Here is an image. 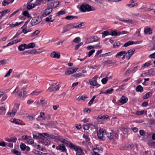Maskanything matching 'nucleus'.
Segmentation results:
<instances>
[{
    "label": "nucleus",
    "instance_id": "obj_1",
    "mask_svg": "<svg viewBox=\"0 0 155 155\" xmlns=\"http://www.w3.org/2000/svg\"><path fill=\"white\" fill-rule=\"evenodd\" d=\"M50 87L48 88L50 91H53L59 90L60 86L59 84L56 81H53L49 84Z\"/></svg>",
    "mask_w": 155,
    "mask_h": 155
},
{
    "label": "nucleus",
    "instance_id": "obj_2",
    "mask_svg": "<svg viewBox=\"0 0 155 155\" xmlns=\"http://www.w3.org/2000/svg\"><path fill=\"white\" fill-rule=\"evenodd\" d=\"M40 138L43 140V143L45 145H48L50 144V142L49 140L46 138V137H48L49 135L47 133H40L39 134Z\"/></svg>",
    "mask_w": 155,
    "mask_h": 155
},
{
    "label": "nucleus",
    "instance_id": "obj_3",
    "mask_svg": "<svg viewBox=\"0 0 155 155\" xmlns=\"http://www.w3.org/2000/svg\"><path fill=\"white\" fill-rule=\"evenodd\" d=\"M97 136L101 140H105V135H106V131L105 130L103 129H100L97 131Z\"/></svg>",
    "mask_w": 155,
    "mask_h": 155
},
{
    "label": "nucleus",
    "instance_id": "obj_4",
    "mask_svg": "<svg viewBox=\"0 0 155 155\" xmlns=\"http://www.w3.org/2000/svg\"><path fill=\"white\" fill-rule=\"evenodd\" d=\"M80 10L82 12H89L92 10L91 6L87 4H83L81 5Z\"/></svg>",
    "mask_w": 155,
    "mask_h": 155
},
{
    "label": "nucleus",
    "instance_id": "obj_5",
    "mask_svg": "<svg viewBox=\"0 0 155 155\" xmlns=\"http://www.w3.org/2000/svg\"><path fill=\"white\" fill-rule=\"evenodd\" d=\"M72 28H74V25L73 24L70 23L66 25L63 27V30L61 33L63 34L67 32Z\"/></svg>",
    "mask_w": 155,
    "mask_h": 155
},
{
    "label": "nucleus",
    "instance_id": "obj_6",
    "mask_svg": "<svg viewBox=\"0 0 155 155\" xmlns=\"http://www.w3.org/2000/svg\"><path fill=\"white\" fill-rule=\"evenodd\" d=\"M42 20V19L41 17H36L33 18L31 21V24L33 25H35L40 23Z\"/></svg>",
    "mask_w": 155,
    "mask_h": 155
},
{
    "label": "nucleus",
    "instance_id": "obj_7",
    "mask_svg": "<svg viewBox=\"0 0 155 155\" xmlns=\"http://www.w3.org/2000/svg\"><path fill=\"white\" fill-rule=\"evenodd\" d=\"M78 68H69L65 72V74L66 75H68L73 74L75 72L78 70Z\"/></svg>",
    "mask_w": 155,
    "mask_h": 155
},
{
    "label": "nucleus",
    "instance_id": "obj_8",
    "mask_svg": "<svg viewBox=\"0 0 155 155\" xmlns=\"http://www.w3.org/2000/svg\"><path fill=\"white\" fill-rule=\"evenodd\" d=\"M98 78V76L96 75L94 77H93L92 79L89 80V82L91 86H97L98 84L97 82V80Z\"/></svg>",
    "mask_w": 155,
    "mask_h": 155
},
{
    "label": "nucleus",
    "instance_id": "obj_9",
    "mask_svg": "<svg viewBox=\"0 0 155 155\" xmlns=\"http://www.w3.org/2000/svg\"><path fill=\"white\" fill-rule=\"evenodd\" d=\"M72 149L76 152V155H82L83 151L80 147L75 145Z\"/></svg>",
    "mask_w": 155,
    "mask_h": 155
},
{
    "label": "nucleus",
    "instance_id": "obj_10",
    "mask_svg": "<svg viewBox=\"0 0 155 155\" xmlns=\"http://www.w3.org/2000/svg\"><path fill=\"white\" fill-rule=\"evenodd\" d=\"M135 51V50L133 49H130L127 52H126L125 54H128V55L126 56V57L127 60H129L131 56L133 54Z\"/></svg>",
    "mask_w": 155,
    "mask_h": 155
},
{
    "label": "nucleus",
    "instance_id": "obj_11",
    "mask_svg": "<svg viewBox=\"0 0 155 155\" xmlns=\"http://www.w3.org/2000/svg\"><path fill=\"white\" fill-rule=\"evenodd\" d=\"M61 143L65 145L66 146H68L71 149H72L75 146V145H73L70 142L65 140H62Z\"/></svg>",
    "mask_w": 155,
    "mask_h": 155
},
{
    "label": "nucleus",
    "instance_id": "obj_12",
    "mask_svg": "<svg viewBox=\"0 0 155 155\" xmlns=\"http://www.w3.org/2000/svg\"><path fill=\"white\" fill-rule=\"evenodd\" d=\"M51 57L52 58H59L60 57V53L59 52L54 51L51 54Z\"/></svg>",
    "mask_w": 155,
    "mask_h": 155
},
{
    "label": "nucleus",
    "instance_id": "obj_13",
    "mask_svg": "<svg viewBox=\"0 0 155 155\" xmlns=\"http://www.w3.org/2000/svg\"><path fill=\"white\" fill-rule=\"evenodd\" d=\"M52 9L51 8H49L46 9L45 11V12L42 15L43 17H45L47 15H49L52 12Z\"/></svg>",
    "mask_w": 155,
    "mask_h": 155
},
{
    "label": "nucleus",
    "instance_id": "obj_14",
    "mask_svg": "<svg viewBox=\"0 0 155 155\" xmlns=\"http://www.w3.org/2000/svg\"><path fill=\"white\" fill-rule=\"evenodd\" d=\"M56 149L57 150H61L64 152H66L67 151V150L63 144L57 146L56 147Z\"/></svg>",
    "mask_w": 155,
    "mask_h": 155
},
{
    "label": "nucleus",
    "instance_id": "obj_15",
    "mask_svg": "<svg viewBox=\"0 0 155 155\" xmlns=\"http://www.w3.org/2000/svg\"><path fill=\"white\" fill-rule=\"evenodd\" d=\"M6 109L4 106L0 107V115L4 116L5 115L6 112Z\"/></svg>",
    "mask_w": 155,
    "mask_h": 155
},
{
    "label": "nucleus",
    "instance_id": "obj_16",
    "mask_svg": "<svg viewBox=\"0 0 155 155\" xmlns=\"http://www.w3.org/2000/svg\"><path fill=\"white\" fill-rule=\"evenodd\" d=\"M59 4V2L58 1H54L50 3L49 6L50 7L55 8L57 7Z\"/></svg>",
    "mask_w": 155,
    "mask_h": 155
},
{
    "label": "nucleus",
    "instance_id": "obj_17",
    "mask_svg": "<svg viewBox=\"0 0 155 155\" xmlns=\"http://www.w3.org/2000/svg\"><path fill=\"white\" fill-rule=\"evenodd\" d=\"M127 101L128 98L124 96H123L120 100V102L123 104L126 103Z\"/></svg>",
    "mask_w": 155,
    "mask_h": 155
},
{
    "label": "nucleus",
    "instance_id": "obj_18",
    "mask_svg": "<svg viewBox=\"0 0 155 155\" xmlns=\"http://www.w3.org/2000/svg\"><path fill=\"white\" fill-rule=\"evenodd\" d=\"M144 33L146 35H150L152 33V30L150 28H147L144 30Z\"/></svg>",
    "mask_w": 155,
    "mask_h": 155
},
{
    "label": "nucleus",
    "instance_id": "obj_19",
    "mask_svg": "<svg viewBox=\"0 0 155 155\" xmlns=\"http://www.w3.org/2000/svg\"><path fill=\"white\" fill-rule=\"evenodd\" d=\"M26 44H22L18 46V49L20 51H23L26 48Z\"/></svg>",
    "mask_w": 155,
    "mask_h": 155
},
{
    "label": "nucleus",
    "instance_id": "obj_20",
    "mask_svg": "<svg viewBox=\"0 0 155 155\" xmlns=\"http://www.w3.org/2000/svg\"><path fill=\"white\" fill-rule=\"evenodd\" d=\"M137 43L133 41H129L125 43L123 45L124 47H126L128 46H129L131 45H132L134 44H135Z\"/></svg>",
    "mask_w": 155,
    "mask_h": 155
},
{
    "label": "nucleus",
    "instance_id": "obj_21",
    "mask_svg": "<svg viewBox=\"0 0 155 155\" xmlns=\"http://www.w3.org/2000/svg\"><path fill=\"white\" fill-rule=\"evenodd\" d=\"M40 32V31L39 30H37L35 31L34 32L31 34L30 35L31 37H34L38 35Z\"/></svg>",
    "mask_w": 155,
    "mask_h": 155
},
{
    "label": "nucleus",
    "instance_id": "obj_22",
    "mask_svg": "<svg viewBox=\"0 0 155 155\" xmlns=\"http://www.w3.org/2000/svg\"><path fill=\"white\" fill-rule=\"evenodd\" d=\"M35 46V44L34 42H31L28 44L26 46V48L28 49L33 48Z\"/></svg>",
    "mask_w": 155,
    "mask_h": 155
},
{
    "label": "nucleus",
    "instance_id": "obj_23",
    "mask_svg": "<svg viewBox=\"0 0 155 155\" xmlns=\"http://www.w3.org/2000/svg\"><path fill=\"white\" fill-rule=\"evenodd\" d=\"M126 54V51H123L120 52H118L117 54L116 55L115 57L117 58H118L122 56L123 54Z\"/></svg>",
    "mask_w": 155,
    "mask_h": 155
},
{
    "label": "nucleus",
    "instance_id": "obj_24",
    "mask_svg": "<svg viewBox=\"0 0 155 155\" xmlns=\"http://www.w3.org/2000/svg\"><path fill=\"white\" fill-rule=\"evenodd\" d=\"M152 96V93L150 92L147 93L146 94L143 96V98L144 99H146L149 98L150 97Z\"/></svg>",
    "mask_w": 155,
    "mask_h": 155
},
{
    "label": "nucleus",
    "instance_id": "obj_25",
    "mask_svg": "<svg viewBox=\"0 0 155 155\" xmlns=\"http://www.w3.org/2000/svg\"><path fill=\"white\" fill-rule=\"evenodd\" d=\"M111 131L112 132H111L107 134V137H108L110 140L113 139L114 136V134L113 132V131L111 130Z\"/></svg>",
    "mask_w": 155,
    "mask_h": 155
},
{
    "label": "nucleus",
    "instance_id": "obj_26",
    "mask_svg": "<svg viewBox=\"0 0 155 155\" xmlns=\"http://www.w3.org/2000/svg\"><path fill=\"white\" fill-rule=\"evenodd\" d=\"M35 6V4L29 3L27 4V8L28 9H31Z\"/></svg>",
    "mask_w": 155,
    "mask_h": 155
},
{
    "label": "nucleus",
    "instance_id": "obj_27",
    "mask_svg": "<svg viewBox=\"0 0 155 155\" xmlns=\"http://www.w3.org/2000/svg\"><path fill=\"white\" fill-rule=\"evenodd\" d=\"M10 121L12 123H14L16 124H19L20 123V120L19 119H12Z\"/></svg>",
    "mask_w": 155,
    "mask_h": 155
},
{
    "label": "nucleus",
    "instance_id": "obj_28",
    "mask_svg": "<svg viewBox=\"0 0 155 155\" xmlns=\"http://www.w3.org/2000/svg\"><path fill=\"white\" fill-rule=\"evenodd\" d=\"M136 90L137 92H142L143 91V88L142 86L139 85L136 87Z\"/></svg>",
    "mask_w": 155,
    "mask_h": 155
},
{
    "label": "nucleus",
    "instance_id": "obj_29",
    "mask_svg": "<svg viewBox=\"0 0 155 155\" xmlns=\"http://www.w3.org/2000/svg\"><path fill=\"white\" fill-rule=\"evenodd\" d=\"M52 15H50L49 17H47L45 18V21L47 22H53L54 20V19H52Z\"/></svg>",
    "mask_w": 155,
    "mask_h": 155
},
{
    "label": "nucleus",
    "instance_id": "obj_30",
    "mask_svg": "<svg viewBox=\"0 0 155 155\" xmlns=\"http://www.w3.org/2000/svg\"><path fill=\"white\" fill-rule=\"evenodd\" d=\"M93 150L94 151V152L92 155H100L97 152V151L99 150L98 148H94Z\"/></svg>",
    "mask_w": 155,
    "mask_h": 155
},
{
    "label": "nucleus",
    "instance_id": "obj_31",
    "mask_svg": "<svg viewBox=\"0 0 155 155\" xmlns=\"http://www.w3.org/2000/svg\"><path fill=\"white\" fill-rule=\"evenodd\" d=\"M120 45V43L119 41L115 42L113 44V47L114 48H118Z\"/></svg>",
    "mask_w": 155,
    "mask_h": 155
},
{
    "label": "nucleus",
    "instance_id": "obj_32",
    "mask_svg": "<svg viewBox=\"0 0 155 155\" xmlns=\"http://www.w3.org/2000/svg\"><path fill=\"white\" fill-rule=\"evenodd\" d=\"M107 118V117L106 115H103L102 114H101L99 115L97 117V119L98 120L99 119H102V120H104L105 119Z\"/></svg>",
    "mask_w": 155,
    "mask_h": 155
},
{
    "label": "nucleus",
    "instance_id": "obj_33",
    "mask_svg": "<svg viewBox=\"0 0 155 155\" xmlns=\"http://www.w3.org/2000/svg\"><path fill=\"white\" fill-rule=\"evenodd\" d=\"M66 13L65 11L61 10L58 12L56 14L57 16H59L60 15L64 14Z\"/></svg>",
    "mask_w": 155,
    "mask_h": 155
},
{
    "label": "nucleus",
    "instance_id": "obj_34",
    "mask_svg": "<svg viewBox=\"0 0 155 155\" xmlns=\"http://www.w3.org/2000/svg\"><path fill=\"white\" fill-rule=\"evenodd\" d=\"M76 16H74L72 15H68L65 17V18L67 20H72L75 18H77Z\"/></svg>",
    "mask_w": 155,
    "mask_h": 155
},
{
    "label": "nucleus",
    "instance_id": "obj_35",
    "mask_svg": "<svg viewBox=\"0 0 155 155\" xmlns=\"http://www.w3.org/2000/svg\"><path fill=\"white\" fill-rule=\"evenodd\" d=\"M84 24L83 22H81L77 26L74 25V28H81L82 26H84Z\"/></svg>",
    "mask_w": 155,
    "mask_h": 155
},
{
    "label": "nucleus",
    "instance_id": "obj_36",
    "mask_svg": "<svg viewBox=\"0 0 155 155\" xmlns=\"http://www.w3.org/2000/svg\"><path fill=\"white\" fill-rule=\"evenodd\" d=\"M151 64V62H146L142 66V68H145L148 67Z\"/></svg>",
    "mask_w": 155,
    "mask_h": 155
},
{
    "label": "nucleus",
    "instance_id": "obj_37",
    "mask_svg": "<svg viewBox=\"0 0 155 155\" xmlns=\"http://www.w3.org/2000/svg\"><path fill=\"white\" fill-rule=\"evenodd\" d=\"M10 12V11L8 9H6L4 10L3 11L1 12L2 15V16H4L6 14Z\"/></svg>",
    "mask_w": 155,
    "mask_h": 155
},
{
    "label": "nucleus",
    "instance_id": "obj_38",
    "mask_svg": "<svg viewBox=\"0 0 155 155\" xmlns=\"http://www.w3.org/2000/svg\"><path fill=\"white\" fill-rule=\"evenodd\" d=\"M26 147V146L25 144L23 143H21L20 145V148L21 150L23 151L25 150Z\"/></svg>",
    "mask_w": 155,
    "mask_h": 155
},
{
    "label": "nucleus",
    "instance_id": "obj_39",
    "mask_svg": "<svg viewBox=\"0 0 155 155\" xmlns=\"http://www.w3.org/2000/svg\"><path fill=\"white\" fill-rule=\"evenodd\" d=\"M12 69H9L8 72L5 75V77L6 78L9 77L10 75V74L12 72Z\"/></svg>",
    "mask_w": 155,
    "mask_h": 155
},
{
    "label": "nucleus",
    "instance_id": "obj_40",
    "mask_svg": "<svg viewBox=\"0 0 155 155\" xmlns=\"http://www.w3.org/2000/svg\"><path fill=\"white\" fill-rule=\"evenodd\" d=\"M22 23V22H20V23H18V22H16L15 24H12L10 25V26L12 28H13L14 27H15L16 26H17L18 25H19L21 24Z\"/></svg>",
    "mask_w": 155,
    "mask_h": 155
},
{
    "label": "nucleus",
    "instance_id": "obj_41",
    "mask_svg": "<svg viewBox=\"0 0 155 155\" xmlns=\"http://www.w3.org/2000/svg\"><path fill=\"white\" fill-rule=\"evenodd\" d=\"M41 92L40 91H33V92H32L31 93V95H38L40 93H41Z\"/></svg>",
    "mask_w": 155,
    "mask_h": 155
},
{
    "label": "nucleus",
    "instance_id": "obj_42",
    "mask_svg": "<svg viewBox=\"0 0 155 155\" xmlns=\"http://www.w3.org/2000/svg\"><path fill=\"white\" fill-rule=\"evenodd\" d=\"M43 1V0H36L35 2V6L40 5Z\"/></svg>",
    "mask_w": 155,
    "mask_h": 155
},
{
    "label": "nucleus",
    "instance_id": "obj_43",
    "mask_svg": "<svg viewBox=\"0 0 155 155\" xmlns=\"http://www.w3.org/2000/svg\"><path fill=\"white\" fill-rule=\"evenodd\" d=\"M81 41V38L79 37H78L74 38V42L75 43H78Z\"/></svg>",
    "mask_w": 155,
    "mask_h": 155
},
{
    "label": "nucleus",
    "instance_id": "obj_44",
    "mask_svg": "<svg viewBox=\"0 0 155 155\" xmlns=\"http://www.w3.org/2000/svg\"><path fill=\"white\" fill-rule=\"evenodd\" d=\"M31 54H39L40 53V52H37L36 50L35 49H31L30 50Z\"/></svg>",
    "mask_w": 155,
    "mask_h": 155
},
{
    "label": "nucleus",
    "instance_id": "obj_45",
    "mask_svg": "<svg viewBox=\"0 0 155 155\" xmlns=\"http://www.w3.org/2000/svg\"><path fill=\"white\" fill-rule=\"evenodd\" d=\"M144 111H137L136 114L138 115H143L144 114Z\"/></svg>",
    "mask_w": 155,
    "mask_h": 155
},
{
    "label": "nucleus",
    "instance_id": "obj_46",
    "mask_svg": "<svg viewBox=\"0 0 155 155\" xmlns=\"http://www.w3.org/2000/svg\"><path fill=\"white\" fill-rule=\"evenodd\" d=\"M111 35L113 36H116L118 35V33L116 31H114L111 32Z\"/></svg>",
    "mask_w": 155,
    "mask_h": 155
},
{
    "label": "nucleus",
    "instance_id": "obj_47",
    "mask_svg": "<svg viewBox=\"0 0 155 155\" xmlns=\"http://www.w3.org/2000/svg\"><path fill=\"white\" fill-rule=\"evenodd\" d=\"M83 42L80 43L78 44L75 46L74 49L75 50H78L79 48L82 45H83Z\"/></svg>",
    "mask_w": 155,
    "mask_h": 155
},
{
    "label": "nucleus",
    "instance_id": "obj_48",
    "mask_svg": "<svg viewBox=\"0 0 155 155\" xmlns=\"http://www.w3.org/2000/svg\"><path fill=\"white\" fill-rule=\"evenodd\" d=\"M95 52V50H92L89 51L88 54V56L89 57H90Z\"/></svg>",
    "mask_w": 155,
    "mask_h": 155
},
{
    "label": "nucleus",
    "instance_id": "obj_49",
    "mask_svg": "<svg viewBox=\"0 0 155 155\" xmlns=\"http://www.w3.org/2000/svg\"><path fill=\"white\" fill-rule=\"evenodd\" d=\"M23 15L25 17H29V13L27 11H25L23 12Z\"/></svg>",
    "mask_w": 155,
    "mask_h": 155
},
{
    "label": "nucleus",
    "instance_id": "obj_50",
    "mask_svg": "<svg viewBox=\"0 0 155 155\" xmlns=\"http://www.w3.org/2000/svg\"><path fill=\"white\" fill-rule=\"evenodd\" d=\"M140 134L143 137H145L146 136L145 133L143 130H140L139 131Z\"/></svg>",
    "mask_w": 155,
    "mask_h": 155
},
{
    "label": "nucleus",
    "instance_id": "obj_51",
    "mask_svg": "<svg viewBox=\"0 0 155 155\" xmlns=\"http://www.w3.org/2000/svg\"><path fill=\"white\" fill-rule=\"evenodd\" d=\"M40 105L41 106H43L45 105L46 103V101L45 100H40Z\"/></svg>",
    "mask_w": 155,
    "mask_h": 155
},
{
    "label": "nucleus",
    "instance_id": "obj_52",
    "mask_svg": "<svg viewBox=\"0 0 155 155\" xmlns=\"http://www.w3.org/2000/svg\"><path fill=\"white\" fill-rule=\"evenodd\" d=\"M13 152L14 153L17 155H20L21 154V153L20 152L16 150H13Z\"/></svg>",
    "mask_w": 155,
    "mask_h": 155
},
{
    "label": "nucleus",
    "instance_id": "obj_53",
    "mask_svg": "<svg viewBox=\"0 0 155 155\" xmlns=\"http://www.w3.org/2000/svg\"><path fill=\"white\" fill-rule=\"evenodd\" d=\"M9 2L6 1L5 0H4V1L2 2V5L3 6H6L9 4Z\"/></svg>",
    "mask_w": 155,
    "mask_h": 155
},
{
    "label": "nucleus",
    "instance_id": "obj_54",
    "mask_svg": "<svg viewBox=\"0 0 155 155\" xmlns=\"http://www.w3.org/2000/svg\"><path fill=\"white\" fill-rule=\"evenodd\" d=\"M90 118H84L83 120H82L81 121L83 122L84 123H85L86 122H88L90 121Z\"/></svg>",
    "mask_w": 155,
    "mask_h": 155
},
{
    "label": "nucleus",
    "instance_id": "obj_55",
    "mask_svg": "<svg viewBox=\"0 0 155 155\" xmlns=\"http://www.w3.org/2000/svg\"><path fill=\"white\" fill-rule=\"evenodd\" d=\"M87 124L88 125L89 129H92L93 128V127H94V126L93 125L92 123H87Z\"/></svg>",
    "mask_w": 155,
    "mask_h": 155
},
{
    "label": "nucleus",
    "instance_id": "obj_56",
    "mask_svg": "<svg viewBox=\"0 0 155 155\" xmlns=\"http://www.w3.org/2000/svg\"><path fill=\"white\" fill-rule=\"evenodd\" d=\"M17 112V109L16 108H13L12 111V114L14 116H15V114Z\"/></svg>",
    "mask_w": 155,
    "mask_h": 155
},
{
    "label": "nucleus",
    "instance_id": "obj_57",
    "mask_svg": "<svg viewBox=\"0 0 155 155\" xmlns=\"http://www.w3.org/2000/svg\"><path fill=\"white\" fill-rule=\"evenodd\" d=\"M114 91V89L112 88H110L107 89V94H111Z\"/></svg>",
    "mask_w": 155,
    "mask_h": 155
},
{
    "label": "nucleus",
    "instance_id": "obj_58",
    "mask_svg": "<svg viewBox=\"0 0 155 155\" xmlns=\"http://www.w3.org/2000/svg\"><path fill=\"white\" fill-rule=\"evenodd\" d=\"M27 142L29 144H32L34 143V141L33 139H29Z\"/></svg>",
    "mask_w": 155,
    "mask_h": 155
},
{
    "label": "nucleus",
    "instance_id": "obj_59",
    "mask_svg": "<svg viewBox=\"0 0 155 155\" xmlns=\"http://www.w3.org/2000/svg\"><path fill=\"white\" fill-rule=\"evenodd\" d=\"M81 75H82V74H81V73H78V74H74L72 76L73 77H77V78H78L79 77H80V76H81Z\"/></svg>",
    "mask_w": 155,
    "mask_h": 155
},
{
    "label": "nucleus",
    "instance_id": "obj_60",
    "mask_svg": "<svg viewBox=\"0 0 155 155\" xmlns=\"http://www.w3.org/2000/svg\"><path fill=\"white\" fill-rule=\"evenodd\" d=\"M87 98V97H86L85 96H82L81 97H79L78 99L84 101L85 100L86 98Z\"/></svg>",
    "mask_w": 155,
    "mask_h": 155
},
{
    "label": "nucleus",
    "instance_id": "obj_61",
    "mask_svg": "<svg viewBox=\"0 0 155 155\" xmlns=\"http://www.w3.org/2000/svg\"><path fill=\"white\" fill-rule=\"evenodd\" d=\"M20 104L18 103H16L15 104L14 108H16L17 110L19 109Z\"/></svg>",
    "mask_w": 155,
    "mask_h": 155
},
{
    "label": "nucleus",
    "instance_id": "obj_62",
    "mask_svg": "<svg viewBox=\"0 0 155 155\" xmlns=\"http://www.w3.org/2000/svg\"><path fill=\"white\" fill-rule=\"evenodd\" d=\"M15 42V40L14 41H13L9 42V43H8V44L7 45V46H8L10 45H13L15 43H16V42Z\"/></svg>",
    "mask_w": 155,
    "mask_h": 155
},
{
    "label": "nucleus",
    "instance_id": "obj_63",
    "mask_svg": "<svg viewBox=\"0 0 155 155\" xmlns=\"http://www.w3.org/2000/svg\"><path fill=\"white\" fill-rule=\"evenodd\" d=\"M101 82L103 84H105L107 83V77L104 78L101 80Z\"/></svg>",
    "mask_w": 155,
    "mask_h": 155
},
{
    "label": "nucleus",
    "instance_id": "obj_64",
    "mask_svg": "<svg viewBox=\"0 0 155 155\" xmlns=\"http://www.w3.org/2000/svg\"><path fill=\"white\" fill-rule=\"evenodd\" d=\"M149 57L151 58H155V52L153 53L149 56Z\"/></svg>",
    "mask_w": 155,
    "mask_h": 155
}]
</instances>
